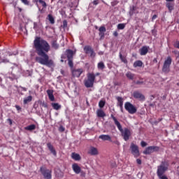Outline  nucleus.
I'll list each match as a JSON object with an SVG mask.
<instances>
[{
  "mask_svg": "<svg viewBox=\"0 0 179 179\" xmlns=\"http://www.w3.org/2000/svg\"><path fill=\"white\" fill-rule=\"evenodd\" d=\"M99 138L102 141H108L109 142H111V136H110V135L102 134L100 135Z\"/></svg>",
  "mask_w": 179,
  "mask_h": 179,
  "instance_id": "nucleus-18",
  "label": "nucleus"
},
{
  "mask_svg": "<svg viewBox=\"0 0 179 179\" xmlns=\"http://www.w3.org/2000/svg\"><path fill=\"white\" fill-rule=\"evenodd\" d=\"M52 107H53L54 110H60L61 105H59L58 103H52Z\"/></svg>",
  "mask_w": 179,
  "mask_h": 179,
  "instance_id": "nucleus-29",
  "label": "nucleus"
},
{
  "mask_svg": "<svg viewBox=\"0 0 179 179\" xmlns=\"http://www.w3.org/2000/svg\"><path fill=\"white\" fill-rule=\"evenodd\" d=\"M84 50L86 52V54H90L91 57H94V52L93 51V49L90 46H85L84 48Z\"/></svg>",
  "mask_w": 179,
  "mask_h": 179,
  "instance_id": "nucleus-15",
  "label": "nucleus"
},
{
  "mask_svg": "<svg viewBox=\"0 0 179 179\" xmlns=\"http://www.w3.org/2000/svg\"><path fill=\"white\" fill-rule=\"evenodd\" d=\"M33 100V96H29L24 99V104H27L28 103H30Z\"/></svg>",
  "mask_w": 179,
  "mask_h": 179,
  "instance_id": "nucleus-30",
  "label": "nucleus"
},
{
  "mask_svg": "<svg viewBox=\"0 0 179 179\" xmlns=\"http://www.w3.org/2000/svg\"><path fill=\"white\" fill-rule=\"evenodd\" d=\"M88 153L92 156H97V155H99V150L94 147H90Z\"/></svg>",
  "mask_w": 179,
  "mask_h": 179,
  "instance_id": "nucleus-12",
  "label": "nucleus"
},
{
  "mask_svg": "<svg viewBox=\"0 0 179 179\" xmlns=\"http://www.w3.org/2000/svg\"><path fill=\"white\" fill-rule=\"evenodd\" d=\"M40 171L42 176H43V178L45 179L52 178L51 171L50 169H46L45 166H41L40 169Z\"/></svg>",
  "mask_w": 179,
  "mask_h": 179,
  "instance_id": "nucleus-7",
  "label": "nucleus"
},
{
  "mask_svg": "<svg viewBox=\"0 0 179 179\" xmlns=\"http://www.w3.org/2000/svg\"><path fill=\"white\" fill-rule=\"evenodd\" d=\"M173 52L176 57V59H178V61L179 62V52L177 50H175Z\"/></svg>",
  "mask_w": 179,
  "mask_h": 179,
  "instance_id": "nucleus-41",
  "label": "nucleus"
},
{
  "mask_svg": "<svg viewBox=\"0 0 179 179\" xmlns=\"http://www.w3.org/2000/svg\"><path fill=\"white\" fill-rule=\"evenodd\" d=\"M61 72H62V74H64V71H62Z\"/></svg>",
  "mask_w": 179,
  "mask_h": 179,
  "instance_id": "nucleus-61",
  "label": "nucleus"
},
{
  "mask_svg": "<svg viewBox=\"0 0 179 179\" xmlns=\"http://www.w3.org/2000/svg\"><path fill=\"white\" fill-rule=\"evenodd\" d=\"M113 36H115V37H117L118 36V32H117V31L113 32Z\"/></svg>",
  "mask_w": 179,
  "mask_h": 179,
  "instance_id": "nucleus-52",
  "label": "nucleus"
},
{
  "mask_svg": "<svg viewBox=\"0 0 179 179\" xmlns=\"http://www.w3.org/2000/svg\"><path fill=\"white\" fill-rule=\"evenodd\" d=\"M66 54L67 55L68 59H72V57H73V51L71 50H67L66 51Z\"/></svg>",
  "mask_w": 179,
  "mask_h": 179,
  "instance_id": "nucleus-23",
  "label": "nucleus"
},
{
  "mask_svg": "<svg viewBox=\"0 0 179 179\" xmlns=\"http://www.w3.org/2000/svg\"><path fill=\"white\" fill-rule=\"evenodd\" d=\"M68 26V22H66V20H64L63 21V27L64 29L66 28Z\"/></svg>",
  "mask_w": 179,
  "mask_h": 179,
  "instance_id": "nucleus-42",
  "label": "nucleus"
},
{
  "mask_svg": "<svg viewBox=\"0 0 179 179\" xmlns=\"http://www.w3.org/2000/svg\"><path fill=\"white\" fill-rule=\"evenodd\" d=\"M12 69L13 72L15 73L22 72V66L20 65L14 64V66L12 67Z\"/></svg>",
  "mask_w": 179,
  "mask_h": 179,
  "instance_id": "nucleus-20",
  "label": "nucleus"
},
{
  "mask_svg": "<svg viewBox=\"0 0 179 179\" xmlns=\"http://www.w3.org/2000/svg\"><path fill=\"white\" fill-rule=\"evenodd\" d=\"M2 62H3L4 64L9 62V60L5 58V55H3V52L0 53V64Z\"/></svg>",
  "mask_w": 179,
  "mask_h": 179,
  "instance_id": "nucleus-21",
  "label": "nucleus"
},
{
  "mask_svg": "<svg viewBox=\"0 0 179 179\" xmlns=\"http://www.w3.org/2000/svg\"><path fill=\"white\" fill-rule=\"evenodd\" d=\"M93 4H94V5H99V0H94V1H93Z\"/></svg>",
  "mask_w": 179,
  "mask_h": 179,
  "instance_id": "nucleus-49",
  "label": "nucleus"
},
{
  "mask_svg": "<svg viewBox=\"0 0 179 179\" xmlns=\"http://www.w3.org/2000/svg\"><path fill=\"white\" fill-rule=\"evenodd\" d=\"M178 176H179V172L178 173Z\"/></svg>",
  "mask_w": 179,
  "mask_h": 179,
  "instance_id": "nucleus-64",
  "label": "nucleus"
},
{
  "mask_svg": "<svg viewBox=\"0 0 179 179\" xmlns=\"http://www.w3.org/2000/svg\"><path fill=\"white\" fill-rule=\"evenodd\" d=\"M48 20L50 22V23H51V24H54V23H55V20H54V17H52V15L51 14H49L48 15Z\"/></svg>",
  "mask_w": 179,
  "mask_h": 179,
  "instance_id": "nucleus-33",
  "label": "nucleus"
},
{
  "mask_svg": "<svg viewBox=\"0 0 179 179\" xmlns=\"http://www.w3.org/2000/svg\"><path fill=\"white\" fill-rule=\"evenodd\" d=\"M96 115L97 117H99L100 118H103V117H106V113L104 111L101 109H98L96 110Z\"/></svg>",
  "mask_w": 179,
  "mask_h": 179,
  "instance_id": "nucleus-22",
  "label": "nucleus"
},
{
  "mask_svg": "<svg viewBox=\"0 0 179 179\" xmlns=\"http://www.w3.org/2000/svg\"><path fill=\"white\" fill-rule=\"evenodd\" d=\"M174 47H176V48H178L179 49V42H176L174 43Z\"/></svg>",
  "mask_w": 179,
  "mask_h": 179,
  "instance_id": "nucleus-47",
  "label": "nucleus"
},
{
  "mask_svg": "<svg viewBox=\"0 0 179 179\" xmlns=\"http://www.w3.org/2000/svg\"><path fill=\"white\" fill-rule=\"evenodd\" d=\"M122 62H124V64H127L128 61H127V58L124 56H122V55L121 53H120L119 55Z\"/></svg>",
  "mask_w": 179,
  "mask_h": 179,
  "instance_id": "nucleus-36",
  "label": "nucleus"
},
{
  "mask_svg": "<svg viewBox=\"0 0 179 179\" xmlns=\"http://www.w3.org/2000/svg\"><path fill=\"white\" fill-rule=\"evenodd\" d=\"M126 76L130 80H134V78H135V74L132 73L131 71H128L126 73Z\"/></svg>",
  "mask_w": 179,
  "mask_h": 179,
  "instance_id": "nucleus-24",
  "label": "nucleus"
},
{
  "mask_svg": "<svg viewBox=\"0 0 179 179\" xmlns=\"http://www.w3.org/2000/svg\"><path fill=\"white\" fill-rule=\"evenodd\" d=\"M71 157L73 159V160L78 161L80 160V155L79 154H76L75 152H73L71 154Z\"/></svg>",
  "mask_w": 179,
  "mask_h": 179,
  "instance_id": "nucleus-25",
  "label": "nucleus"
},
{
  "mask_svg": "<svg viewBox=\"0 0 179 179\" xmlns=\"http://www.w3.org/2000/svg\"><path fill=\"white\" fill-rule=\"evenodd\" d=\"M142 65H143V63H142V61H136L134 63V68H138V66L141 67L142 66Z\"/></svg>",
  "mask_w": 179,
  "mask_h": 179,
  "instance_id": "nucleus-31",
  "label": "nucleus"
},
{
  "mask_svg": "<svg viewBox=\"0 0 179 179\" xmlns=\"http://www.w3.org/2000/svg\"><path fill=\"white\" fill-rule=\"evenodd\" d=\"M59 131L60 132H64V131H65V128L62 126H60L59 128Z\"/></svg>",
  "mask_w": 179,
  "mask_h": 179,
  "instance_id": "nucleus-44",
  "label": "nucleus"
},
{
  "mask_svg": "<svg viewBox=\"0 0 179 179\" xmlns=\"http://www.w3.org/2000/svg\"><path fill=\"white\" fill-rule=\"evenodd\" d=\"M135 84H136V85H143V81H139V80H138V81H136V82H135Z\"/></svg>",
  "mask_w": 179,
  "mask_h": 179,
  "instance_id": "nucleus-46",
  "label": "nucleus"
},
{
  "mask_svg": "<svg viewBox=\"0 0 179 179\" xmlns=\"http://www.w3.org/2000/svg\"><path fill=\"white\" fill-rule=\"evenodd\" d=\"M130 149L132 155H134V157H138L139 156V148H138V145L131 143L130 145Z\"/></svg>",
  "mask_w": 179,
  "mask_h": 179,
  "instance_id": "nucleus-8",
  "label": "nucleus"
},
{
  "mask_svg": "<svg viewBox=\"0 0 179 179\" xmlns=\"http://www.w3.org/2000/svg\"><path fill=\"white\" fill-rule=\"evenodd\" d=\"M99 106L100 108H103V107H104V106H106V101H100L99 103Z\"/></svg>",
  "mask_w": 179,
  "mask_h": 179,
  "instance_id": "nucleus-38",
  "label": "nucleus"
},
{
  "mask_svg": "<svg viewBox=\"0 0 179 179\" xmlns=\"http://www.w3.org/2000/svg\"><path fill=\"white\" fill-rule=\"evenodd\" d=\"M169 169V162L167 161H164L161 163L159 166H157V174L159 176H163L166 171Z\"/></svg>",
  "mask_w": 179,
  "mask_h": 179,
  "instance_id": "nucleus-4",
  "label": "nucleus"
},
{
  "mask_svg": "<svg viewBox=\"0 0 179 179\" xmlns=\"http://www.w3.org/2000/svg\"><path fill=\"white\" fill-rule=\"evenodd\" d=\"M52 48H54V50L59 48V45L57 43V41H52Z\"/></svg>",
  "mask_w": 179,
  "mask_h": 179,
  "instance_id": "nucleus-28",
  "label": "nucleus"
},
{
  "mask_svg": "<svg viewBox=\"0 0 179 179\" xmlns=\"http://www.w3.org/2000/svg\"><path fill=\"white\" fill-rule=\"evenodd\" d=\"M159 150V147L157 146H150L148 147L145 151H143L144 155H150L153 152H157Z\"/></svg>",
  "mask_w": 179,
  "mask_h": 179,
  "instance_id": "nucleus-9",
  "label": "nucleus"
},
{
  "mask_svg": "<svg viewBox=\"0 0 179 179\" xmlns=\"http://www.w3.org/2000/svg\"><path fill=\"white\" fill-rule=\"evenodd\" d=\"M137 164H142V161L140 159H136Z\"/></svg>",
  "mask_w": 179,
  "mask_h": 179,
  "instance_id": "nucleus-48",
  "label": "nucleus"
},
{
  "mask_svg": "<svg viewBox=\"0 0 179 179\" xmlns=\"http://www.w3.org/2000/svg\"><path fill=\"white\" fill-rule=\"evenodd\" d=\"M38 19H40V16H38Z\"/></svg>",
  "mask_w": 179,
  "mask_h": 179,
  "instance_id": "nucleus-63",
  "label": "nucleus"
},
{
  "mask_svg": "<svg viewBox=\"0 0 179 179\" xmlns=\"http://www.w3.org/2000/svg\"><path fill=\"white\" fill-rule=\"evenodd\" d=\"M100 75V73H96V74H94V76L96 78V76H99Z\"/></svg>",
  "mask_w": 179,
  "mask_h": 179,
  "instance_id": "nucleus-57",
  "label": "nucleus"
},
{
  "mask_svg": "<svg viewBox=\"0 0 179 179\" xmlns=\"http://www.w3.org/2000/svg\"><path fill=\"white\" fill-rule=\"evenodd\" d=\"M47 146L50 152H51L54 156H57V151H55V149H54V146L52 145L51 143H48Z\"/></svg>",
  "mask_w": 179,
  "mask_h": 179,
  "instance_id": "nucleus-17",
  "label": "nucleus"
},
{
  "mask_svg": "<svg viewBox=\"0 0 179 179\" xmlns=\"http://www.w3.org/2000/svg\"><path fill=\"white\" fill-rule=\"evenodd\" d=\"M99 36H101L103 37V36H104V33L106 31V27H99Z\"/></svg>",
  "mask_w": 179,
  "mask_h": 179,
  "instance_id": "nucleus-34",
  "label": "nucleus"
},
{
  "mask_svg": "<svg viewBox=\"0 0 179 179\" xmlns=\"http://www.w3.org/2000/svg\"><path fill=\"white\" fill-rule=\"evenodd\" d=\"M47 94L50 101H54L55 100V97H54V91L52 90H48Z\"/></svg>",
  "mask_w": 179,
  "mask_h": 179,
  "instance_id": "nucleus-16",
  "label": "nucleus"
},
{
  "mask_svg": "<svg viewBox=\"0 0 179 179\" xmlns=\"http://www.w3.org/2000/svg\"><path fill=\"white\" fill-rule=\"evenodd\" d=\"M72 169L76 173V174H80L82 169H80V166L78 165V164H73L72 165Z\"/></svg>",
  "mask_w": 179,
  "mask_h": 179,
  "instance_id": "nucleus-13",
  "label": "nucleus"
},
{
  "mask_svg": "<svg viewBox=\"0 0 179 179\" xmlns=\"http://www.w3.org/2000/svg\"><path fill=\"white\" fill-rule=\"evenodd\" d=\"M155 19H157V15H154L152 17V20H155Z\"/></svg>",
  "mask_w": 179,
  "mask_h": 179,
  "instance_id": "nucleus-50",
  "label": "nucleus"
},
{
  "mask_svg": "<svg viewBox=\"0 0 179 179\" xmlns=\"http://www.w3.org/2000/svg\"><path fill=\"white\" fill-rule=\"evenodd\" d=\"M40 26H41L40 22L39 23L34 22V29L36 30V31H37V30H40Z\"/></svg>",
  "mask_w": 179,
  "mask_h": 179,
  "instance_id": "nucleus-35",
  "label": "nucleus"
},
{
  "mask_svg": "<svg viewBox=\"0 0 179 179\" xmlns=\"http://www.w3.org/2000/svg\"><path fill=\"white\" fill-rule=\"evenodd\" d=\"M15 108H16L18 111H19V110H21L20 106H17V105L15 106Z\"/></svg>",
  "mask_w": 179,
  "mask_h": 179,
  "instance_id": "nucleus-54",
  "label": "nucleus"
},
{
  "mask_svg": "<svg viewBox=\"0 0 179 179\" xmlns=\"http://www.w3.org/2000/svg\"><path fill=\"white\" fill-rule=\"evenodd\" d=\"M69 60V66L70 68H73V62H72V59H68Z\"/></svg>",
  "mask_w": 179,
  "mask_h": 179,
  "instance_id": "nucleus-40",
  "label": "nucleus"
},
{
  "mask_svg": "<svg viewBox=\"0 0 179 179\" xmlns=\"http://www.w3.org/2000/svg\"><path fill=\"white\" fill-rule=\"evenodd\" d=\"M24 129H26V131H34V129H36V126L35 124H31L24 127Z\"/></svg>",
  "mask_w": 179,
  "mask_h": 179,
  "instance_id": "nucleus-27",
  "label": "nucleus"
},
{
  "mask_svg": "<svg viewBox=\"0 0 179 179\" xmlns=\"http://www.w3.org/2000/svg\"><path fill=\"white\" fill-rule=\"evenodd\" d=\"M39 3H41V5L43 6V8H47V3H45V1L43 0H39Z\"/></svg>",
  "mask_w": 179,
  "mask_h": 179,
  "instance_id": "nucleus-39",
  "label": "nucleus"
},
{
  "mask_svg": "<svg viewBox=\"0 0 179 179\" xmlns=\"http://www.w3.org/2000/svg\"><path fill=\"white\" fill-rule=\"evenodd\" d=\"M133 97H134V99H137L138 100H140V101H143L145 100V96H143L142 93L138 91H135L133 93Z\"/></svg>",
  "mask_w": 179,
  "mask_h": 179,
  "instance_id": "nucleus-10",
  "label": "nucleus"
},
{
  "mask_svg": "<svg viewBox=\"0 0 179 179\" xmlns=\"http://www.w3.org/2000/svg\"><path fill=\"white\" fill-rule=\"evenodd\" d=\"M126 24L121 23L117 24L118 30H124L125 29Z\"/></svg>",
  "mask_w": 179,
  "mask_h": 179,
  "instance_id": "nucleus-37",
  "label": "nucleus"
},
{
  "mask_svg": "<svg viewBox=\"0 0 179 179\" xmlns=\"http://www.w3.org/2000/svg\"><path fill=\"white\" fill-rule=\"evenodd\" d=\"M42 106H43V107H45V108H47V107H48V105H47V103H43Z\"/></svg>",
  "mask_w": 179,
  "mask_h": 179,
  "instance_id": "nucleus-51",
  "label": "nucleus"
},
{
  "mask_svg": "<svg viewBox=\"0 0 179 179\" xmlns=\"http://www.w3.org/2000/svg\"><path fill=\"white\" fill-rule=\"evenodd\" d=\"M142 148H145V146H147L148 143H146V142L145 141H141V143Z\"/></svg>",
  "mask_w": 179,
  "mask_h": 179,
  "instance_id": "nucleus-45",
  "label": "nucleus"
},
{
  "mask_svg": "<svg viewBox=\"0 0 179 179\" xmlns=\"http://www.w3.org/2000/svg\"><path fill=\"white\" fill-rule=\"evenodd\" d=\"M166 8H168L170 13H171V11L174 10V4H173L172 3H166Z\"/></svg>",
  "mask_w": 179,
  "mask_h": 179,
  "instance_id": "nucleus-26",
  "label": "nucleus"
},
{
  "mask_svg": "<svg viewBox=\"0 0 179 179\" xmlns=\"http://www.w3.org/2000/svg\"><path fill=\"white\" fill-rule=\"evenodd\" d=\"M148 51H149V47L143 46L142 48L140 49V54L141 55H146Z\"/></svg>",
  "mask_w": 179,
  "mask_h": 179,
  "instance_id": "nucleus-19",
  "label": "nucleus"
},
{
  "mask_svg": "<svg viewBox=\"0 0 179 179\" xmlns=\"http://www.w3.org/2000/svg\"><path fill=\"white\" fill-rule=\"evenodd\" d=\"M117 106H119L122 113V111H124L123 109V106H124V99H122V97H117Z\"/></svg>",
  "mask_w": 179,
  "mask_h": 179,
  "instance_id": "nucleus-14",
  "label": "nucleus"
},
{
  "mask_svg": "<svg viewBox=\"0 0 179 179\" xmlns=\"http://www.w3.org/2000/svg\"><path fill=\"white\" fill-rule=\"evenodd\" d=\"M99 54H101V55H103V52H99Z\"/></svg>",
  "mask_w": 179,
  "mask_h": 179,
  "instance_id": "nucleus-62",
  "label": "nucleus"
},
{
  "mask_svg": "<svg viewBox=\"0 0 179 179\" xmlns=\"http://www.w3.org/2000/svg\"><path fill=\"white\" fill-rule=\"evenodd\" d=\"M21 89L23 90V92H27V88L26 87H21Z\"/></svg>",
  "mask_w": 179,
  "mask_h": 179,
  "instance_id": "nucleus-53",
  "label": "nucleus"
},
{
  "mask_svg": "<svg viewBox=\"0 0 179 179\" xmlns=\"http://www.w3.org/2000/svg\"><path fill=\"white\" fill-rule=\"evenodd\" d=\"M87 79L84 80L85 87H93L94 80H96V76L93 73H88L87 74Z\"/></svg>",
  "mask_w": 179,
  "mask_h": 179,
  "instance_id": "nucleus-3",
  "label": "nucleus"
},
{
  "mask_svg": "<svg viewBox=\"0 0 179 179\" xmlns=\"http://www.w3.org/2000/svg\"><path fill=\"white\" fill-rule=\"evenodd\" d=\"M172 59H171V57L169 56L166 59H165L164 65H163V68H162V71L163 72H164L165 73H169V72H170V66L171 65V62H172Z\"/></svg>",
  "mask_w": 179,
  "mask_h": 179,
  "instance_id": "nucleus-5",
  "label": "nucleus"
},
{
  "mask_svg": "<svg viewBox=\"0 0 179 179\" xmlns=\"http://www.w3.org/2000/svg\"><path fill=\"white\" fill-rule=\"evenodd\" d=\"M117 143V145H120V143H119L118 141H117V143Z\"/></svg>",
  "mask_w": 179,
  "mask_h": 179,
  "instance_id": "nucleus-59",
  "label": "nucleus"
},
{
  "mask_svg": "<svg viewBox=\"0 0 179 179\" xmlns=\"http://www.w3.org/2000/svg\"><path fill=\"white\" fill-rule=\"evenodd\" d=\"M34 45L36 52L39 57H36V62L41 65H45L46 66H52L54 62L50 59V57L47 52L51 50V46L47 41L41 39L40 37H36L34 41Z\"/></svg>",
  "mask_w": 179,
  "mask_h": 179,
  "instance_id": "nucleus-1",
  "label": "nucleus"
},
{
  "mask_svg": "<svg viewBox=\"0 0 179 179\" xmlns=\"http://www.w3.org/2000/svg\"><path fill=\"white\" fill-rule=\"evenodd\" d=\"M61 62H64V60H63V59H62V60H61Z\"/></svg>",
  "mask_w": 179,
  "mask_h": 179,
  "instance_id": "nucleus-60",
  "label": "nucleus"
},
{
  "mask_svg": "<svg viewBox=\"0 0 179 179\" xmlns=\"http://www.w3.org/2000/svg\"><path fill=\"white\" fill-rule=\"evenodd\" d=\"M33 2H35L36 3V5H37V3L40 2V0H33Z\"/></svg>",
  "mask_w": 179,
  "mask_h": 179,
  "instance_id": "nucleus-55",
  "label": "nucleus"
},
{
  "mask_svg": "<svg viewBox=\"0 0 179 179\" xmlns=\"http://www.w3.org/2000/svg\"><path fill=\"white\" fill-rule=\"evenodd\" d=\"M82 73H83V69H75L72 71V75L74 78H79V76H80Z\"/></svg>",
  "mask_w": 179,
  "mask_h": 179,
  "instance_id": "nucleus-11",
  "label": "nucleus"
},
{
  "mask_svg": "<svg viewBox=\"0 0 179 179\" xmlns=\"http://www.w3.org/2000/svg\"><path fill=\"white\" fill-rule=\"evenodd\" d=\"M166 2H173V1H174V0H166Z\"/></svg>",
  "mask_w": 179,
  "mask_h": 179,
  "instance_id": "nucleus-58",
  "label": "nucleus"
},
{
  "mask_svg": "<svg viewBox=\"0 0 179 179\" xmlns=\"http://www.w3.org/2000/svg\"><path fill=\"white\" fill-rule=\"evenodd\" d=\"M21 2H22V3H24V5H29V1L27 0H20Z\"/></svg>",
  "mask_w": 179,
  "mask_h": 179,
  "instance_id": "nucleus-43",
  "label": "nucleus"
},
{
  "mask_svg": "<svg viewBox=\"0 0 179 179\" xmlns=\"http://www.w3.org/2000/svg\"><path fill=\"white\" fill-rule=\"evenodd\" d=\"M97 68L98 69H101V70L104 69V68H106V65H104V62H100L99 63H98Z\"/></svg>",
  "mask_w": 179,
  "mask_h": 179,
  "instance_id": "nucleus-32",
  "label": "nucleus"
},
{
  "mask_svg": "<svg viewBox=\"0 0 179 179\" xmlns=\"http://www.w3.org/2000/svg\"><path fill=\"white\" fill-rule=\"evenodd\" d=\"M111 118L113 120L115 124L118 128L119 131L121 132L122 136H123L124 141H128L129 139V136H131V131L128 129H122V126H121V123L118 122L117 118L114 117L113 115H110Z\"/></svg>",
  "mask_w": 179,
  "mask_h": 179,
  "instance_id": "nucleus-2",
  "label": "nucleus"
},
{
  "mask_svg": "<svg viewBox=\"0 0 179 179\" xmlns=\"http://www.w3.org/2000/svg\"><path fill=\"white\" fill-rule=\"evenodd\" d=\"M5 55H8L9 57H10V55H12V54L9 53V52H6Z\"/></svg>",
  "mask_w": 179,
  "mask_h": 179,
  "instance_id": "nucleus-56",
  "label": "nucleus"
},
{
  "mask_svg": "<svg viewBox=\"0 0 179 179\" xmlns=\"http://www.w3.org/2000/svg\"><path fill=\"white\" fill-rule=\"evenodd\" d=\"M124 108L126 111H128L129 114H135L136 111H138V109H136V107L132 105V103H131L130 102H126L124 103Z\"/></svg>",
  "mask_w": 179,
  "mask_h": 179,
  "instance_id": "nucleus-6",
  "label": "nucleus"
}]
</instances>
